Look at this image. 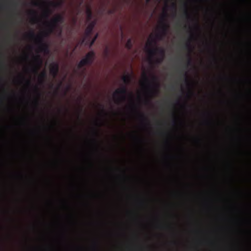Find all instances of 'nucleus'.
<instances>
[{"mask_svg":"<svg viewBox=\"0 0 251 251\" xmlns=\"http://www.w3.org/2000/svg\"><path fill=\"white\" fill-rule=\"evenodd\" d=\"M172 124L173 125H176V119H174L172 121Z\"/></svg>","mask_w":251,"mask_h":251,"instance_id":"nucleus-31","label":"nucleus"},{"mask_svg":"<svg viewBox=\"0 0 251 251\" xmlns=\"http://www.w3.org/2000/svg\"><path fill=\"white\" fill-rule=\"evenodd\" d=\"M126 48L128 50H130L132 49V39L131 38H129L127 40V41L126 44Z\"/></svg>","mask_w":251,"mask_h":251,"instance_id":"nucleus-13","label":"nucleus"},{"mask_svg":"<svg viewBox=\"0 0 251 251\" xmlns=\"http://www.w3.org/2000/svg\"><path fill=\"white\" fill-rule=\"evenodd\" d=\"M47 74L46 71H44L41 73L39 75V81L41 83H42L44 80L47 78Z\"/></svg>","mask_w":251,"mask_h":251,"instance_id":"nucleus-10","label":"nucleus"},{"mask_svg":"<svg viewBox=\"0 0 251 251\" xmlns=\"http://www.w3.org/2000/svg\"><path fill=\"white\" fill-rule=\"evenodd\" d=\"M171 8L174 10L175 12V15H176V3L175 2H173L172 4V5H171Z\"/></svg>","mask_w":251,"mask_h":251,"instance_id":"nucleus-24","label":"nucleus"},{"mask_svg":"<svg viewBox=\"0 0 251 251\" xmlns=\"http://www.w3.org/2000/svg\"><path fill=\"white\" fill-rule=\"evenodd\" d=\"M1 78L0 77V80H1Z\"/></svg>","mask_w":251,"mask_h":251,"instance_id":"nucleus-40","label":"nucleus"},{"mask_svg":"<svg viewBox=\"0 0 251 251\" xmlns=\"http://www.w3.org/2000/svg\"><path fill=\"white\" fill-rule=\"evenodd\" d=\"M31 71L32 72L34 73L35 74H37L38 73V69L35 68H32Z\"/></svg>","mask_w":251,"mask_h":251,"instance_id":"nucleus-28","label":"nucleus"},{"mask_svg":"<svg viewBox=\"0 0 251 251\" xmlns=\"http://www.w3.org/2000/svg\"><path fill=\"white\" fill-rule=\"evenodd\" d=\"M185 6L186 7L185 10H184V13H183V16L187 19H190V15L188 13V11L186 8V6H187V5L186 4H185Z\"/></svg>","mask_w":251,"mask_h":251,"instance_id":"nucleus-17","label":"nucleus"},{"mask_svg":"<svg viewBox=\"0 0 251 251\" xmlns=\"http://www.w3.org/2000/svg\"><path fill=\"white\" fill-rule=\"evenodd\" d=\"M51 14V11L49 8H47L43 13V16L46 18H48Z\"/></svg>","mask_w":251,"mask_h":251,"instance_id":"nucleus-15","label":"nucleus"},{"mask_svg":"<svg viewBox=\"0 0 251 251\" xmlns=\"http://www.w3.org/2000/svg\"><path fill=\"white\" fill-rule=\"evenodd\" d=\"M95 57V53L94 51H90L88 52L85 57L81 59L79 62L77 68L81 69L86 65H91L93 63Z\"/></svg>","mask_w":251,"mask_h":251,"instance_id":"nucleus-6","label":"nucleus"},{"mask_svg":"<svg viewBox=\"0 0 251 251\" xmlns=\"http://www.w3.org/2000/svg\"><path fill=\"white\" fill-rule=\"evenodd\" d=\"M96 25V22L92 21L87 26L85 31V34L87 37H89L91 36L93 30Z\"/></svg>","mask_w":251,"mask_h":251,"instance_id":"nucleus-8","label":"nucleus"},{"mask_svg":"<svg viewBox=\"0 0 251 251\" xmlns=\"http://www.w3.org/2000/svg\"><path fill=\"white\" fill-rule=\"evenodd\" d=\"M185 49L188 50L189 52H192V47L190 41H188L187 42V43L185 44L184 46Z\"/></svg>","mask_w":251,"mask_h":251,"instance_id":"nucleus-14","label":"nucleus"},{"mask_svg":"<svg viewBox=\"0 0 251 251\" xmlns=\"http://www.w3.org/2000/svg\"><path fill=\"white\" fill-rule=\"evenodd\" d=\"M41 2L37 1H34L32 2V4L35 6H39L41 4Z\"/></svg>","mask_w":251,"mask_h":251,"instance_id":"nucleus-27","label":"nucleus"},{"mask_svg":"<svg viewBox=\"0 0 251 251\" xmlns=\"http://www.w3.org/2000/svg\"><path fill=\"white\" fill-rule=\"evenodd\" d=\"M11 5L13 6V7H16L17 6V3L15 2H12L11 3Z\"/></svg>","mask_w":251,"mask_h":251,"instance_id":"nucleus-29","label":"nucleus"},{"mask_svg":"<svg viewBox=\"0 0 251 251\" xmlns=\"http://www.w3.org/2000/svg\"><path fill=\"white\" fill-rule=\"evenodd\" d=\"M34 60L39 65L42 63V60L39 55L34 57Z\"/></svg>","mask_w":251,"mask_h":251,"instance_id":"nucleus-18","label":"nucleus"},{"mask_svg":"<svg viewBox=\"0 0 251 251\" xmlns=\"http://www.w3.org/2000/svg\"><path fill=\"white\" fill-rule=\"evenodd\" d=\"M151 80L153 81V83L152 84V86H153V88L156 91H157L160 87V85L158 82V77L154 75H151Z\"/></svg>","mask_w":251,"mask_h":251,"instance_id":"nucleus-9","label":"nucleus"},{"mask_svg":"<svg viewBox=\"0 0 251 251\" xmlns=\"http://www.w3.org/2000/svg\"><path fill=\"white\" fill-rule=\"evenodd\" d=\"M27 36L30 38L35 39L36 42L39 45L38 50L40 52H44L45 54H48L49 53L50 50L49 46L44 41L43 38L45 37L44 34V32L36 36L34 32L31 31L28 34Z\"/></svg>","mask_w":251,"mask_h":251,"instance_id":"nucleus-3","label":"nucleus"},{"mask_svg":"<svg viewBox=\"0 0 251 251\" xmlns=\"http://www.w3.org/2000/svg\"><path fill=\"white\" fill-rule=\"evenodd\" d=\"M30 14L34 16L31 19L32 22H33V23H35V22H36L38 19L36 16V12L35 11H32L30 12Z\"/></svg>","mask_w":251,"mask_h":251,"instance_id":"nucleus-16","label":"nucleus"},{"mask_svg":"<svg viewBox=\"0 0 251 251\" xmlns=\"http://www.w3.org/2000/svg\"><path fill=\"white\" fill-rule=\"evenodd\" d=\"M143 77L144 78V80L149 84V85H150L151 83L149 81V79L146 74L144 73L143 75Z\"/></svg>","mask_w":251,"mask_h":251,"instance_id":"nucleus-20","label":"nucleus"},{"mask_svg":"<svg viewBox=\"0 0 251 251\" xmlns=\"http://www.w3.org/2000/svg\"><path fill=\"white\" fill-rule=\"evenodd\" d=\"M127 94V88L125 86H124L120 88L117 89L113 93V96L115 100V102L119 104L121 102L126 100Z\"/></svg>","mask_w":251,"mask_h":251,"instance_id":"nucleus-5","label":"nucleus"},{"mask_svg":"<svg viewBox=\"0 0 251 251\" xmlns=\"http://www.w3.org/2000/svg\"><path fill=\"white\" fill-rule=\"evenodd\" d=\"M86 13L88 21H90L92 18V12L90 7H87L86 10Z\"/></svg>","mask_w":251,"mask_h":251,"instance_id":"nucleus-11","label":"nucleus"},{"mask_svg":"<svg viewBox=\"0 0 251 251\" xmlns=\"http://www.w3.org/2000/svg\"><path fill=\"white\" fill-rule=\"evenodd\" d=\"M168 17L167 10H164L161 18V26L160 27L161 32L155 35V38L158 40H162L163 37L166 35L169 28V25L166 23V18Z\"/></svg>","mask_w":251,"mask_h":251,"instance_id":"nucleus-4","label":"nucleus"},{"mask_svg":"<svg viewBox=\"0 0 251 251\" xmlns=\"http://www.w3.org/2000/svg\"><path fill=\"white\" fill-rule=\"evenodd\" d=\"M139 116L143 121H147V118L145 117V116L143 114L139 113Z\"/></svg>","mask_w":251,"mask_h":251,"instance_id":"nucleus-25","label":"nucleus"},{"mask_svg":"<svg viewBox=\"0 0 251 251\" xmlns=\"http://www.w3.org/2000/svg\"><path fill=\"white\" fill-rule=\"evenodd\" d=\"M26 83L28 85H30L31 84V82L30 80H26Z\"/></svg>","mask_w":251,"mask_h":251,"instance_id":"nucleus-32","label":"nucleus"},{"mask_svg":"<svg viewBox=\"0 0 251 251\" xmlns=\"http://www.w3.org/2000/svg\"><path fill=\"white\" fill-rule=\"evenodd\" d=\"M0 63H1V64L2 65H3V62H1Z\"/></svg>","mask_w":251,"mask_h":251,"instance_id":"nucleus-38","label":"nucleus"},{"mask_svg":"<svg viewBox=\"0 0 251 251\" xmlns=\"http://www.w3.org/2000/svg\"><path fill=\"white\" fill-rule=\"evenodd\" d=\"M95 135H97V136L98 135V130H96L95 131Z\"/></svg>","mask_w":251,"mask_h":251,"instance_id":"nucleus-33","label":"nucleus"},{"mask_svg":"<svg viewBox=\"0 0 251 251\" xmlns=\"http://www.w3.org/2000/svg\"><path fill=\"white\" fill-rule=\"evenodd\" d=\"M171 87L172 89H174V86H172Z\"/></svg>","mask_w":251,"mask_h":251,"instance_id":"nucleus-39","label":"nucleus"},{"mask_svg":"<svg viewBox=\"0 0 251 251\" xmlns=\"http://www.w3.org/2000/svg\"><path fill=\"white\" fill-rule=\"evenodd\" d=\"M156 41L152 35L150 36L147 44V52L149 55V59L150 62H152L153 57L158 54L159 57L156 60L157 64H160L163 61L165 55V50L162 48L156 47Z\"/></svg>","mask_w":251,"mask_h":251,"instance_id":"nucleus-1","label":"nucleus"},{"mask_svg":"<svg viewBox=\"0 0 251 251\" xmlns=\"http://www.w3.org/2000/svg\"><path fill=\"white\" fill-rule=\"evenodd\" d=\"M150 1H151V0H146V2L147 3H149Z\"/></svg>","mask_w":251,"mask_h":251,"instance_id":"nucleus-36","label":"nucleus"},{"mask_svg":"<svg viewBox=\"0 0 251 251\" xmlns=\"http://www.w3.org/2000/svg\"><path fill=\"white\" fill-rule=\"evenodd\" d=\"M104 54L106 56H108L109 53V50L108 48H106L104 50Z\"/></svg>","mask_w":251,"mask_h":251,"instance_id":"nucleus-26","label":"nucleus"},{"mask_svg":"<svg viewBox=\"0 0 251 251\" xmlns=\"http://www.w3.org/2000/svg\"><path fill=\"white\" fill-rule=\"evenodd\" d=\"M59 72V65L56 62H53L50 65V73L53 77H56Z\"/></svg>","mask_w":251,"mask_h":251,"instance_id":"nucleus-7","label":"nucleus"},{"mask_svg":"<svg viewBox=\"0 0 251 251\" xmlns=\"http://www.w3.org/2000/svg\"><path fill=\"white\" fill-rule=\"evenodd\" d=\"M101 106V108H102V112L104 114H106V113H105V111L103 108V105H100Z\"/></svg>","mask_w":251,"mask_h":251,"instance_id":"nucleus-30","label":"nucleus"},{"mask_svg":"<svg viewBox=\"0 0 251 251\" xmlns=\"http://www.w3.org/2000/svg\"><path fill=\"white\" fill-rule=\"evenodd\" d=\"M122 79L125 84H128L130 82L131 78L129 75H126L123 76Z\"/></svg>","mask_w":251,"mask_h":251,"instance_id":"nucleus-12","label":"nucleus"},{"mask_svg":"<svg viewBox=\"0 0 251 251\" xmlns=\"http://www.w3.org/2000/svg\"><path fill=\"white\" fill-rule=\"evenodd\" d=\"M34 87H35V89H36V90H37V86H35Z\"/></svg>","mask_w":251,"mask_h":251,"instance_id":"nucleus-37","label":"nucleus"},{"mask_svg":"<svg viewBox=\"0 0 251 251\" xmlns=\"http://www.w3.org/2000/svg\"><path fill=\"white\" fill-rule=\"evenodd\" d=\"M192 64V60L190 54L188 55V60L187 62V66H191Z\"/></svg>","mask_w":251,"mask_h":251,"instance_id":"nucleus-19","label":"nucleus"},{"mask_svg":"<svg viewBox=\"0 0 251 251\" xmlns=\"http://www.w3.org/2000/svg\"><path fill=\"white\" fill-rule=\"evenodd\" d=\"M64 22V17L60 14L57 15L50 23H48L47 30L44 32V36H49L56 29H58L59 36H61L62 28L59 26V24H62Z\"/></svg>","mask_w":251,"mask_h":251,"instance_id":"nucleus-2","label":"nucleus"},{"mask_svg":"<svg viewBox=\"0 0 251 251\" xmlns=\"http://www.w3.org/2000/svg\"><path fill=\"white\" fill-rule=\"evenodd\" d=\"M184 77H185V82L187 84V85L189 86L190 84L189 82V80L188 79V77H187V74L186 73H185L184 74Z\"/></svg>","mask_w":251,"mask_h":251,"instance_id":"nucleus-23","label":"nucleus"},{"mask_svg":"<svg viewBox=\"0 0 251 251\" xmlns=\"http://www.w3.org/2000/svg\"><path fill=\"white\" fill-rule=\"evenodd\" d=\"M51 4L54 7H57L61 5V2H51Z\"/></svg>","mask_w":251,"mask_h":251,"instance_id":"nucleus-21","label":"nucleus"},{"mask_svg":"<svg viewBox=\"0 0 251 251\" xmlns=\"http://www.w3.org/2000/svg\"><path fill=\"white\" fill-rule=\"evenodd\" d=\"M196 27L197 28H199V26L198 25V24L197 23L196 25Z\"/></svg>","mask_w":251,"mask_h":251,"instance_id":"nucleus-34","label":"nucleus"},{"mask_svg":"<svg viewBox=\"0 0 251 251\" xmlns=\"http://www.w3.org/2000/svg\"><path fill=\"white\" fill-rule=\"evenodd\" d=\"M98 37V34H96V35L95 36V37L92 39V40H91V42H90V46H93V45L94 44V43L95 42L96 39H97Z\"/></svg>","mask_w":251,"mask_h":251,"instance_id":"nucleus-22","label":"nucleus"},{"mask_svg":"<svg viewBox=\"0 0 251 251\" xmlns=\"http://www.w3.org/2000/svg\"><path fill=\"white\" fill-rule=\"evenodd\" d=\"M35 103L36 104H38V100H36Z\"/></svg>","mask_w":251,"mask_h":251,"instance_id":"nucleus-35","label":"nucleus"}]
</instances>
